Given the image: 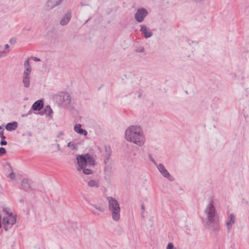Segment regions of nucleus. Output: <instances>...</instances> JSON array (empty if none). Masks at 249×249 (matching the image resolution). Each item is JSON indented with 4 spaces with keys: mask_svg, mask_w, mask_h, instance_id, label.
<instances>
[{
    "mask_svg": "<svg viewBox=\"0 0 249 249\" xmlns=\"http://www.w3.org/2000/svg\"><path fill=\"white\" fill-rule=\"evenodd\" d=\"M125 138L127 141L140 146L143 145L145 142L143 131L141 128L137 125H131L126 129Z\"/></svg>",
    "mask_w": 249,
    "mask_h": 249,
    "instance_id": "f257e3e1",
    "label": "nucleus"
},
{
    "mask_svg": "<svg viewBox=\"0 0 249 249\" xmlns=\"http://www.w3.org/2000/svg\"><path fill=\"white\" fill-rule=\"evenodd\" d=\"M107 199L108 203V210L111 214L112 219L115 221H118L120 218L121 211L118 201L111 196H107Z\"/></svg>",
    "mask_w": 249,
    "mask_h": 249,
    "instance_id": "f03ea898",
    "label": "nucleus"
},
{
    "mask_svg": "<svg viewBox=\"0 0 249 249\" xmlns=\"http://www.w3.org/2000/svg\"><path fill=\"white\" fill-rule=\"evenodd\" d=\"M95 156L89 154L78 155L76 159L79 167L83 168L87 165L89 166H94L95 165Z\"/></svg>",
    "mask_w": 249,
    "mask_h": 249,
    "instance_id": "7ed1b4c3",
    "label": "nucleus"
},
{
    "mask_svg": "<svg viewBox=\"0 0 249 249\" xmlns=\"http://www.w3.org/2000/svg\"><path fill=\"white\" fill-rule=\"evenodd\" d=\"M204 213L206 215L205 221L219 218L213 200H211L207 206Z\"/></svg>",
    "mask_w": 249,
    "mask_h": 249,
    "instance_id": "20e7f679",
    "label": "nucleus"
},
{
    "mask_svg": "<svg viewBox=\"0 0 249 249\" xmlns=\"http://www.w3.org/2000/svg\"><path fill=\"white\" fill-rule=\"evenodd\" d=\"M204 226L213 233L217 234L220 229L219 218L205 221Z\"/></svg>",
    "mask_w": 249,
    "mask_h": 249,
    "instance_id": "39448f33",
    "label": "nucleus"
},
{
    "mask_svg": "<svg viewBox=\"0 0 249 249\" xmlns=\"http://www.w3.org/2000/svg\"><path fill=\"white\" fill-rule=\"evenodd\" d=\"M147 10L144 8H138L134 15L135 20L139 23L142 22L147 16Z\"/></svg>",
    "mask_w": 249,
    "mask_h": 249,
    "instance_id": "423d86ee",
    "label": "nucleus"
},
{
    "mask_svg": "<svg viewBox=\"0 0 249 249\" xmlns=\"http://www.w3.org/2000/svg\"><path fill=\"white\" fill-rule=\"evenodd\" d=\"M104 172L106 175L105 178H109L112 172V162L110 160H104Z\"/></svg>",
    "mask_w": 249,
    "mask_h": 249,
    "instance_id": "0eeeda50",
    "label": "nucleus"
},
{
    "mask_svg": "<svg viewBox=\"0 0 249 249\" xmlns=\"http://www.w3.org/2000/svg\"><path fill=\"white\" fill-rule=\"evenodd\" d=\"M3 212L7 214L8 216L3 218V223L7 224H15L16 222V218L12 215V213H9L5 208L3 209Z\"/></svg>",
    "mask_w": 249,
    "mask_h": 249,
    "instance_id": "6e6552de",
    "label": "nucleus"
},
{
    "mask_svg": "<svg viewBox=\"0 0 249 249\" xmlns=\"http://www.w3.org/2000/svg\"><path fill=\"white\" fill-rule=\"evenodd\" d=\"M235 219L236 218L235 215L231 213L229 215V217L226 220V226L228 232H231L232 228V226L235 222Z\"/></svg>",
    "mask_w": 249,
    "mask_h": 249,
    "instance_id": "1a4fd4ad",
    "label": "nucleus"
},
{
    "mask_svg": "<svg viewBox=\"0 0 249 249\" xmlns=\"http://www.w3.org/2000/svg\"><path fill=\"white\" fill-rule=\"evenodd\" d=\"M157 167L160 172L164 178H168L170 181L174 180V178L170 175L162 164L160 163L157 165Z\"/></svg>",
    "mask_w": 249,
    "mask_h": 249,
    "instance_id": "9d476101",
    "label": "nucleus"
},
{
    "mask_svg": "<svg viewBox=\"0 0 249 249\" xmlns=\"http://www.w3.org/2000/svg\"><path fill=\"white\" fill-rule=\"evenodd\" d=\"M32 183L31 180L28 178H23L21 183V188L26 192H29L31 189Z\"/></svg>",
    "mask_w": 249,
    "mask_h": 249,
    "instance_id": "9b49d317",
    "label": "nucleus"
},
{
    "mask_svg": "<svg viewBox=\"0 0 249 249\" xmlns=\"http://www.w3.org/2000/svg\"><path fill=\"white\" fill-rule=\"evenodd\" d=\"M71 17V11L70 10H69L60 20V24L62 26L66 25L69 22Z\"/></svg>",
    "mask_w": 249,
    "mask_h": 249,
    "instance_id": "f8f14e48",
    "label": "nucleus"
},
{
    "mask_svg": "<svg viewBox=\"0 0 249 249\" xmlns=\"http://www.w3.org/2000/svg\"><path fill=\"white\" fill-rule=\"evenodd\" d=\"M140 31L143 34V36L145 38H149L152 36L153 35V33L148 29L145 25H142Z\"/></svg>",
    "mask_w": 249,
    "mask_h": 249,
    "instance_id": "ddd939ff",
    "label": "nucleus"
},
{
    "mask_svg": "<svg viewBox=\"0 0 249 249\" xmlns=\"http://www.w3.org/2000/svg\"><path fill=\"white\" fill-rule=\"evenodd\" d=\"M69 97V93L66 92L60 93L59 95L56 96V99L60 104H63L67 98Z\"/></svg>",
    "mask_w": 249,
    "mask_h": 249,
    "instance_id": "4468645a",
    "label": "nucleus"
},
{
    "mask_svg": "<svg viewBox=\"0 0 249 249\" xmlns=\"http://www.w3.org/2000/svg\"><path fill=\"white\" fill-rule=\"evenodd\" d=\"M44 103L42 100H39L36 101L32 107V109L35 111H40L43 107Z\"/></svg>",
    "mask_w": 249,
    "mask_h": 249,
    "instance_id": "2eb2a0df",
    "label": "nucleus"
},
{
    "mask_svg": "<svg viewBox=\"0 0 249 249\" xmlns=\"http://www.w3.org/2000/svg\"><path fill=\"white\" fill-rule=\"evenodd\" d=\"M65 108L69 110L70 111H71L74 109V107L71 104V97L70 94H69L68 98H67L65 100V101L62 104Z\"/></svg>",
    "mask_w": 249,
    "mask_h": 249,
    "instance_id": "dca6fc26",
    "label": "nucleus"
},
{
    "mask_svg": "<svg viewBox=\"0 0 249 249\" xmlns=\"http://www.w3.org/2000/svg\"><path fill=\"white\" fill-rule=\"evenodd\" d=\"M63 0H48L47 2L48 9H52L59 5Z\"/></svg>",
    "mask_w": 249,
    "mask_h": 249,
    "instance_id": "f3484780",
    "label": "nucleus"
},
{
    "mask_svg": "<svg viewBox=\"0 0 249 249\" xmlns=\"http://www.w3.org/2000/svg\"><path fill=\"white\" fill-rule=\"evenodd\" d=\"M89 187L97 188L100 186L99 179H87L86 180Z\"/></svg>",
    "mask_w": 249,
    "mask_h": 249,
    "instance_id": "a211bd4d",
    "label": "nucleus"
},
{
    "mask_svg": "<svg viewBox=\"0 0 249 249\" xmlns=\"http://www.w3.org/2000/svg\"><path fill=\"white\" fill-rule=\"evenodd\" d=\"M74 131L77 133L83 135L84 136H86L88 134L87 131L86 130L83 129L81 128V124H76L75 125L74 127Z\"/></svg>",
    "mask_w": 249,
    "mask_h": 249,
    "instance_id": "6ab92c4d",
    "label": "nucleus"
},
{
    "mask_svg": "<svg viewBox=\"0 0 249 249\" xmlns=\"http://www.w3.org/2000/svg\"><path fill=\"white\" fill-rule=\"evenodd\" d=\"M105 152H104V160H110V157L112 154V151L111 148L109 146L106 145L104 147Z\"/></svg>",
    "mask_w": 249,
    "mask_h": 249,
    "instance_id": "aec40b11",
    "label": "nucleus"
},
{
    "mask_svg": "<svg viewBox=\"0 0 249 249\" xmlns=\"http://www.w3.org/2000/svg\"><path fill=\"white\" fill-rule=\"evenodd\" d=\"M18 126V124L17 122H13L8 123L5 126V129L8 131L15 130Z\"/></svg>",
    "mask_w": 249,
    "mask_h": 249,
    "instance_id": "412c9836",
    "label": "nucleus"
},
{
    "mask_svg": "<svg viewBox=\"0 0 249 249\" xmlns=\"http://www.w3.org/2000/svg\"><path fill=\"white\" fill-rule=\"evenodd\" d=\"M30 76H27V74L25 73L23 75L22 82L24 85V87L26 88H29L30 85Z\"/></svg>",
    "mask_w": 249,
    "mask_h": 249,
    "instance_id": "4be33fe9",
    "label": "nucleus"
},
{
    "mask_svg": "<svg viewBox=\"0 0 249 249\" xmlns=\"http://www.w3.org/2000/svg\"><path fill=\"white\" fill-rule=\"evenodd\" d=\"M86 166H84L83 168H81V167L77 168V170L80 171L81 169H83V172L85 175H90L92 173V171L90 169H87L85 168Z\"/></svg>",
    "mask_w": 249,
    "mask_h": 249,
    "instance_id": "5701e85b",
    "label": "nucleus"
},
{
    "mask_svg": "<svg viewBox=\"0 0 249 249\" xmlns=\"http://www.w3.org/2000/svg\"><path fill=\"white\" fill-rule=\"evenodd\" d=\"M92 207L100 212H104V209L100 204H92Z\"/></svg>",
    "mask_w": 249,
    "mask_h": 249,
    "instance_id": "b1692460",
    "label": "nucleus"
},
{
    "mask_svg": "<svg viewBox=\"0 0 249 249\" xmlns=\"http://www.w3.org/2000/svg\"><path fill=\"white\" fill-rule=\"evenodd\" d=\"M8 52V51H5L4 50L3 47L2 46L0 45V58L2 57H4L6 55L7 53Z\"/></svg>",
    "mask_w": 249,
    "mask_h": 249,
    "instance_id": "393cba45",
    "label": "nucleus"
},
{
    "mask_svg": "<svg viewBox=\"0 0 249 249\" xmlns=\"http://www.w3.org/2000/svg\"><path fill=\"white\" fill-rule=\"evenodd\" d=\"M45 113L49 116L51 115V113L53 112L52 109L50 106H47L45 107L44 109Z\"/></svg>",
    "mask_w": 249,
    "mask_h": 249,
    "instance_id": "a878e982",
    "label": "nucleus"
},
{
    "mask_svg": "<svg viewBox=\"0 0 249 249\" xmlns=\"http://www.w3.org/2000/svg\"><path fill=\"white\" fill-rule=\"evenodd\" d=\"M67 147L70 148L72 150H76V145L75 143L72 142H69L67 144Z\"/></svg>",
    "mask_w": 249,
    "mask_h": 249,
    "instance_id": "bb28decb",
    "label": "nucleus"
},
{
    "mask_svg": "<svg viewBox=\"0 0 249 249\" xmlns=\"http://www.w3.org/2000/svg\"><path fill=\"white\" fill-rule=\"evenodd\" d=\"M31 72V67L25 68V70L23 72V74H25V73H26L27 74V76H30Z\"/></svg>",
    "mask_w": 249,
    "mask_h": 249,
    "instance_id": "cd10ccee",
    "label": "nucleus"
},
{
    "mask_svg": "<svg viewBox=\"0 0 249 249\" xmlns=\"http://www.w3.org/2000/svg\"><path fill=\"white\" fill-rule=\"evenodd\" d=\"M144 51V48L143 47L141 46L139 47L136 49V52L138 53H143Z\"/></svg>",
    "mask_w": 249,
    "mask_h": 249,
    "instance_id": "c85d7f7f",
    "label": "nucleus"
},
{
    "mask_svg": "<svg viewBox=\"0 0 249 249\" xmlns=\"http://www.w3.org/2000/svg\"><path fill=\"white\" fill-rule=\"evenodd\" d=\"M6 149L3 147H0V156L5 154L6 153Z\"/></svg>",
    "mask_w": 249,
    "mask_h": 249,
    "instance_id": "c756f323",
    "label": "nucleus"
},
{
    "mask_svg": "<svg viewBox=\"0 0 249 249\" xmlns=\"http://www.w3.org/2000/svg\"><path fill=\"white\" fill-rule=\"evenodd\" d=\"M166 249H174L173 244L172 243H169Z\"/></svg>",
    "mask_w": 249,
    "mask_h": 249,
    "instance_id": "7c9ffc66",
    "label": "nucleus"
},
{
    "mask_svg": "<svg viewBox=\"0 0 249 249\" xmlns=\"http://www.w3.org/2000/svg\"><path fill=\"white\" fill-rule=\"evenodd\" d=\"M8 177L12 179L15 180L16 178V175L13 172H12L8 176Z\"/></svg>",
    "mask_w": 249,
    "mask_h": 249,
    "instance_id": "2f4dec72",
    "label": "nucleus"
},
{
    "mask_svg": "<svg viewBox=\"0 0 249 249\" xmlns=\"http://www.w3.org/2000/svg\"><path fill=\"white\" fill-rule=\"evenodd\" d=\"M24 66L25 68L30 67L29 59H27L24 62Z\"/></svg>",
    "mask_w": 249,
    "mask_h": 249,
    "instance_id": "473e14b6",
    "label": "nucleus"
},
{
    "mask_svg": "<svg viewBox=\"0 0 249 249\" xmlns=\"http://www.w3.org/2000/svg\"><path fill=\"white\" fill-rule=\"evenodd\" d=\"M0 144L1 145H5L7 144V142L5 140H1L0 142Z\"/></svg>",
    "mask_w": 249,
    "mask_h": 249,
    "instance_id": "72a5a7b5",
    "label": "nucleus"
},
{
    "mask_svg": "<svg viewBox=\"0 0 249 249\" xmlns=\"http://www.w3.org/2000/svg\"><path fill=\"white\" fill-rule=\"evenodd\" d=\"M31 58L34 60L35 61H40V59L37 57H32Z\"/></svg>",
    "mask_w": 249,
    "mask_h": 249,
    "instance_id": "f704fd0d",
    "label": "nucleus"
},
{
    "mask_svg": "<svg viewBox=\"0 0 249 249\" xmlns=\"http://www.w3.org/2000/svg\"><path fill=\"white\" fill-rule=\"evenodd\" d=\"M91 213L93 214L96 215H99L100 214L99 213L96 212L95 211H94L93 210H91Z\"/></svg>",
    "mask_w": 249,
    "mask_h": 249,
    "instance_id": "c9c22d12",
    "label": "nucleus"
},
{
    "mask_svg": "<svg viewBox=\"0 0 249 249\" xmlns=\"http://www.w3.org/2000/svg\"><path fill=\"white\" fill-rule=\"evenodd\" d=\"M64 135V133L62 131L60 132L57 136V138L60 137L61 136Z\"/></svg>",
    "mask_w": 249,
    "mask_h": 249,
    "instance_id": "e433bc0d",
    "label": "nucleus"
},
{
    "mask_svg": "<svg viewBox=\"0 0 249 249\" xmlns=\"http://www.w3.org/2000/svg\"><path fill=\"white\" fill-rule=\"evenodd\" d=\"M57 149L58 151H61L60 146V144L58 143L57 144Z\"/></svg>",
    "mask_w": 249,
    "mask_h": 249,
    "instance_id": "4c0bfd02",
    "label": "nucleus"
},
{
    "mask_svg": "<svg viewBox=\"0 0 249 249\" xmlns=\"http://www.w3.org/2000/svg\"><path fill=\"white\" fill-rule=\"evenodd\" d=\"M9 47V46L8 44H5V49H4V50L6 51L7 49H8Z\"/></svg>",
    "mask_w": 249,
    "mask_h": 249,
    "instance_id": "58836bf2",
    "label": "nucleus"
},
{
    "mask_svg": "<svg viewBox=\"0 0 249 249\" xmlns=\"http://www.w3.org/2000/svg\"><path fill=\"white\" fill-rule=\"evenodd\" d=\"M141 208H142V210L143 211V212H144V211L145 210V206L143 204L141 205Z\"/></svg>",
    "mask_w": 249,
    "mask_h": 249,
    "instance_id": "ea45409f",
    "label": "nucleus"
},
{
    "mask_svg": "<svg viewBox=\"0 0 249 249\" xmlns=\"http://www.w3.org/2000/svg\"><path fill=\"white\" fill-rule=\"evenodd\" d=\"M3 133H4V130H1L0 131V136H2V135H3Z\"/></svg>",
    "mask_w": 249,
    "mask_h": 249,
    "instance_id": "a19ab883",
    "label": "nucleus"
},
{
    "mask_svg": "<svg viewBox=\"0 0 249 249\" xmlns=\"http://www.w3.org/2000/svg\"><path fill=\"white\" fill-rule=\"evenodd\" d=\"M0 137L1 138V140H4L6 138L5 136H4V135L0 136Z\"/></svg>",
    "mask_w": 249,
    "mask_h": 249,
    "instance_id": "79ce46f5",
    "label": "nucleus"
},
{
    "mask_svg": "<svg viewBox=\"0 0 249 249\" xmlns=\"http://www.w3.org/2000/svg\"><path fill=\"white\" fill-rule=\"evenodd\" d=\"M151 160L152 162H153V163H154L155 164H157L156 163V161H155V160L153 159H151Z\"/></svg>",
    "mask_w": 249,
    "mask_h": 249,
    "instance_id": "37998d69",
    "label": "nucleus"
},
{
    "mask_svg": "<svg viewBox=\"0 0 249 249\" xmlns=\"http://www.w3.org/2000/svg\"><path fill=\"white\" fill-rule=\"evenodd\" d=\"M32 113V111L31 110H30L27 113V116H28L29 115L31 114Z\"/></svg>",
    "mask_w": 249,
    "mask_h": 249,
    "instance_id": "c03bdc74",
    "label": "nucleus"
},
{
    "mask_svg": "<svg viewBox=\"0 0 249 249\" xmlns=\"http://www.w3.org/2000/svg\"><path fill=\"white\" fill-rule=\"evenodd\" d=\"M1 130H4V128H3L2 126H0V131H1Z\"/></svg>",
    "mask_w": 249,
    "mask_h": 249,
    "instance_id": "a18cd8bd",
    "label": "nucleus"
},
{
    "mask_svg": "<svg viewBox=\"0 0 249 249\" xmlns=\"http://www.w3.org/2000/svg\"><path fill=\"white\" fill-rule=\"evenodd\" d=\"M21 116H22V117H26V116H27V114L26 113V114H23Z\"/></svg>",
    "mask_w": 249,
    "mask_h": 249,
    "instance_id": "49530a36",
    "label": "nucleus"
},
{
    "mask_svg": "<svg viewBox=\"0 0 249 249\" xmlns=\"http://www.w3.org/2000/svg\"><path fill=\"white\" fill-rule=\"evenodd\" d=\"M19 202H24V200H23V199H20L19 200Z\"/></svg>",
    "mask_w": 249,
    "mask_h": 249,
    "instance_id": "de8ad7c7",
    "label": "nucleus"
},
{
    "mask_svg": "<svg viewBox=\"0 0 249 249\" xmlns=\"http://www.w3.org/2000/svg\"><path fill=\"white\" fill-rule=\"evenodd\" d=\"M143 212H142V213H141V214H142V217H144Z\"/></svg>",
    "mask_w": 249,
    "mask_h": 249,
    "instance_id": "09e8293b",
    "label": "nucleus"
},
{
    "mask_svg": "<svg viewBox=\"0 0 249 249\" xmlns=\"http://www.w3.org/2000/svg\"><path fill=\"white\" fill-rule=\"evenodd\" d=\"M2 191V187L0 185V192Z\"/></svg>",
    "mask_w": 249,
    "mask_h": 249,
    "instance_id": "8fccbe9b",
    "label": "nucleus"
},
{
    "mask_svg": "<svg viewBox=\"0 0 249 249\" xmlns=\"http://www.w3.org/2000/svg\"><path fill=\"white\" fill-rule=\"evenodd\" d=\"M138 96H139V98H140L141 96V95L140 94H139Z\"/></svg>",
    "mask_w": 249,
    "mask_h": 249,
    "instance_id": "3c124183",
    "label": "nucleus"
}]
</instances>
